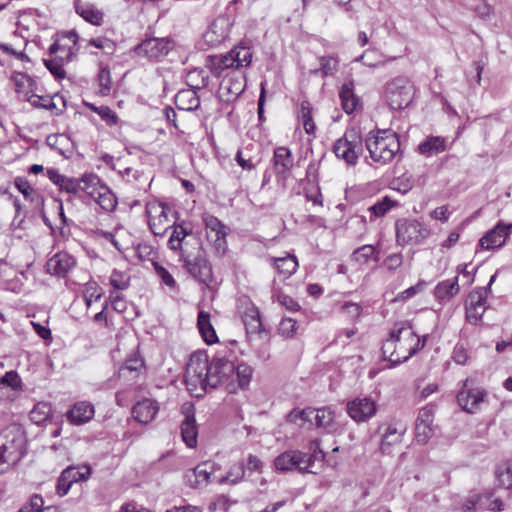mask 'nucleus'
<instances>
[{"label":"nucleus","instance_id":"nucleus-34","mask_svg":"<svg viewBox=\"0 0 512 512\" xmlns=\"http://www.w3.org/2000/svg\"><path fill=\"white\" fill-rule=\"evenodd\" d=\"M270 263L284 278H289L292 276L297 271L299 266L297 258L291 254H287L283 257H271Z\"/></svg>","mask_w":512,"mask_h":512},{"label":"nucleus","instance_id":"nucleus-1","mask_svg":"<svg viewBox=\"0 0 512 512\" xmlns=\"http://www.w3.org/2000/svg\"><path fill=\"white\" fill-rule=\"evenodd\" d=\"M252 368L247 364L235 365L226 355L217 354L208 360L205 353L191 355L185 372L187 389L196 397L208 388L223 387L229 394L246 388L251 380Z\"/></svg>","mask_w":512,"mask_h":512},{"label":"nucleus","instance_id":"nucleus-28","mask_svg":"<svg viewBox=\"0 0 512 512\" xmlns=\"http://www.w3.org/2000/svg\"><path fill=\"white\" fill-rule=\"evenodd\" d=\"M460 291L458 276L439 282L434 288V296L440 303H447Z\"/></svg>","mask_w":512,"mask_h":512},{"label":"nucleus","instance_id":"nucleus-51","mask_svg":"<svg viewBox=\"0 0 512 512\" xmlns=\"http://www.w3.org/2000/svg\"><path fill=\"white\" fill-rule=\"evenodd\" d=\"M187 83L193 90H200L209 84V77L202 69H193L187 75Z\"/></svg>","mask_w":512,"mask_h":512},{"label":"nucleus","instance_id":"nucleus-9","mask_svg":"<svg viewBox=\"0 0 512 512\" xmlns=\"http://www.w3.org/2000/svg\"><path fill=\"white\" fill-rule=\"evenodd\" d=\"M414 95L413 85L406 78L398 77L386 85V97L393 110H402L409 106Z\"/></svg>","mask_w":512,"mask_h":512},{"label":"nucleus","instance_id":"nucleus-30","mask_svg":"<svg viewBox=\"0 0 512 512\" xmlns=\"http://www.w3.org/2000/svg\"><path fill=\"white\" fill-rule=\"evenodd\" d=\"M132 412L136 421L142 424H147L155 418L158 412V406L155 401L151 399H144L133 407Z\"/></svg>","mask_w":512,"mask_h":512},{"label":"nucleus","instance_id":"nucleus-4","mask_svg":"<svg viewBox=\"0 0 512 512\" xmlns=\"http://www.w3.org/2000/svg\"><path fill=\"white\" fill-rule=\"evenodd\" d=\"M365 146L370 158L380 165L391 162L400 152L399 138L390 129L370 131L365 138Z\"/></svg>","mask_w":512,"mask_h":512},{"label":"nucleus","instance_id":"nucleus-14","mask_svg":"<svg viewBox=\"0 0 512 512\" xmlns=\"http://www.w3.org/2000/svg\"><path fill=\"white\" fill-rule=\"evenodd\" d=\"M173 48L174 42L170 38H149L141 42L135 51L138 56L159 60L167 56Z\"/></svg>","mask_w":512,"mask_h":512},{"label":"nucleus","instance_id":"nucleus-29","mask_svg":"<svg viewBox=\"0 0 512 512\" xmlns=\"http://www.w3.org/2000/svg\"><path fill=\"white\" fill-rule=\"evenodd\" d=\"M145 371L144 360L138 354L128 356L119 369V377L132 380Z\"/></svg>","mask_w":512,"mask_h":512},{"label":"nucleus","instance_id":"nucleus-62","mask_svg":"<svg viewBox=\"0 0 512 512\" xmlns=\"http://www.w3.org/2000/svg\"><path fill=\"white\" fill-rule=\"evenodd\" d=\"M153 266L155 268L157 276L165 285H167L170 288H174L176 286L175 279L166 268H164L163 266L159 265L156 262H153Z\"/></svg>","mask_w":512,"mask_h":512},{"label":"nucleus","instance_id":"nucleus-60","mask_svg":"<svg viewBox=\"0 0 512 512\" xmlns=\"http://www.w3.org/2000/svg\"><path fill=\"white\" fill-rule=\"evenodd\" d=\"M43 63L45 67L49 70V72L56 78V79H64L66 76V71L64 69V66L62 63H59L55 61L52 58L43 59Z\"/></svg>","mask_w":512,"mask_h":512},{"label":"nucleus","instance_id":"nucleus-2","mask_svg":"<svg viewBox=\"0 0 512 512\" xmlns=\"http://www.w3.org/2000/svg\"><path fill=\"white\" fill-rule=\"evenodd\" d=\"M253 53L244 45L233 47L224 55L210 57L211 73L220 78V92L226 101L237 99L246 88V75L243 68L251 64Z\"/></svg>","mask_w":512,"mask_h":512},{"label":"nucleus","instance_id":"nucleus-8","mask_svg":"<svg viewBox=\"0 0 512 512\" xmlns=\"http://www.w3.org/2000/svg\"><path fill=\"white\" fill-rule=\"evenodd\" d=\"M23 445L24 434L19 426L10 425L0 432V453L9 464L19 459Z\"/></svg>","mask_w":512,"mask_h":512},{"label":"nucleus","instance_id":"nucleus-19","mask_svg":"<svg viewBox=\"0 0 512 512\" xmlns=\"http://www.w3.org/2000/svg\"><path fill=\"white\" fill-rule=\"evenodd\" d=\"M379 429L383 430L380 442V451L383 454H390L391 448L402 442L407 430L406 425L399 422L383 424Z\"/></svg>","mask_w":512,"mask_h":512},{"label":"nucleus","instance_id":"nucleus-56","mask_svg":"<svg viewBox=\"0 0 512 512\" xmlns=\"http://www.w3.org/2000/svg\"><path fill=\"white\" fill-rule=\"evenodd\" d=\"M84 300L87 308H90L93 302H97L102 297V292L96 282H88L84 289Z\"/></svg>","mask_w":512,"mask_h":512},{"label":"nucleus","instance_id":"nucleus-36","mask_svg":"<svg viewBox=\"0 0 512 512\" xmlns=\"http://www.w3.org/2000/svg\"><path fill=\"white\" fill-rule=\"evenodd\" d=\"M173 231L168 240V246L173 251H180V254L184 252L182 250V243L184 239L192 233L191 227L187 226L185 221L181 223H173L172 226Z\"/></svg>","mask_w":512,"mask_h":512},{"label":"nucleus","instance_id":"nucleus-11","mask_svg":"<svg viewBox=\"0 0 512 512\" xmlns=\"http://www.w3.org/2000/svg\"><path fill=\"white\" fill-rule=\"evenodd\" d=\"M457 402L463 411L469 414H475L485 403L487 392L483 388L475 387L472 379H465L462 387L457 393Z\"/></svg>","mask_w":512,"mask_h":512},{"label":"nucleus","instance_id":"nucleus-48","mask_svg":"<svg viewBox=\"0 0 512 512\" xmlns=\"http://www.w3.org/2000/svg\"><path fill=\"white\" fill-rule=\"evenodd\" d=\"M245 476V466L243 462H237L230 466L227 474L221 477L218 482L220 484L236 485L240 483Z\"/></svg>","mask_w":512,"mask_h":512},{"label":"nucleus","instance_id":"nucleus-21","mask_svg":"<svg viewBox=\"0 0 512 512\" xmlns=\"http://www.w3.org/2000/svg\"><path fill=\"white\" fill-rule=\"evenodd\" d=\"M434 407L426 405L419 410L415 423V436L419 443L425 444L433 435Z\"/></svg>","mask_w":512,"mask_h":512},{"label":"nucleus","instance_id":"nucleus-10","mask_svg":"<svg viewBox=\"0 0 512 512\" xmlns=\"http://www.w3.org/2000/svg\"><path fill=\"white\" fill-rule=\"evenodd\" d=\"M395 228L397 243L402 246L418 244L430 234V230L424 224L413 219H399Z\"/></svg>","mask_w":512,"mask_h":512},{"label":"nucleus","instance_id":"nucleus-42","mask_svg":"<svg viewBox=\"0 0 512 512\" xmlns=\"http://www.w3.org/2000/svg\"><path fill=\"white\" fill-rule=\"evenodd\" d=\"M79 190L84 191L92 199L100 192V188H104V184L96 174H85L80 179Z\"/></svg>","mask_w":512,"mask_h":512},{"label":"nucleus","instance_id":"nucleus-31","mask_svg":"<svg viewBox=\"0 0 512 512\" xmlns=\"http://www.w3.org/2000/svg\"><path fill=\"white\" fill-rule=\"evenodd\" d=\"M75 10L81 18L92 25L99 26L103 21V13L94 4L76 0Z\"/></svg>","mask_w":512,"mask_h":512},{"label":"nucleus","instance_id":"nucleus-43","mask_svg":"<svg viewBox=\"0 0 512 512\" xmlns=\"http://www.w3.org/2000/svg\"><path fill=\"white\" fill-rule=\"evenodd\" d=\"M181 435L183 441L189 448L197 444V427L194 415H187L181 424Z\"/></svg>","mask_w":512,"mask_h":512},{"label":"nucleus","instance_id":"nucleus-40","mask_svg":"<svg viewBox=\"0 0 512 512\" xmlns=\"http://www.w3.org/2000/svg\"><path fill=\"white\" fill-rule=\"evenodd\" d=\"M197 326L203 340L207 344H214L218 341L217 334L211 324L210 314L205 311H200L197 318Z\"/></svg>","mask_w":512,"mask_h":512},{"label":"nucleus","instance_id":"nucleus-61","mask_svg":"<svg viewBox=\"0 0 512 512\" xmlns=\"http://www.w3.org/2000/svg\"><path fill=\"white\" fill-rule=\"evenodd\" d=\"M15 187L23 194L25 199L33 201V195L35 190L32 188L30 183L23 177H16L14 180Z\"/></svg>","mask_w":512,"mask_h":512},{"label":"nucleus","instance_id":"nucleus-50","mask_svg":"<svg viewBox=\"0 0 512 512\" xmlns=\"http://www.w3.org/2000/svg\"><path fill=\"white\" fill-rule=\"evenodd\" d=\"M46 142L51 149L57 151L60 155L67 157L66 152L68 151L70 138L66 134L49 135Z\"/></svg>","mask_w":512,"mask_h":512},{"label":"nucleus","instance_id":"nucleus-59","mask_svg":"<svg viewBox=\"0 0 512 512\" xmlns=\"http://www.w3.org/2000/svg\"><path fill=\"white\" fill-rule=\"evenodd\" d=\"M297 331V322L292 318H283L279 324L278 332L281 336L290 338Z\"/></svg>","mask_w":512,"mask_h":512},{"label":"nucleus","instance_id":"nucleus-57","mask_svg":"<svg viewBox=\"0 0 512 512\" xmlns=\"http://www.w3.org/2000/svg\"><path fill=\"white\" fill-rule=\"evenodd\" d=\"M353 256H354L355 260L361 264L367 263L372 258H374L375 261H378V258L374 257L375 256V248L372 245H363V246L357 248L354 251Z\"/></svg>","mask_w":512,"mask_h":512},{"label":"nucleus","instance_id":"nucleus-46","mask_svg":"<svg viewBox=\"0 0 512 512\" xmlns=\"http://www.w3.org/2000/svg\"><path fill=\"white\" fill-rule=\"evenodd\" d=\"M298 119L307 134L313 135L315 133L316 125L312 116V105L309 101H302Z\"/></svg>","mask_w":512,"mask_h":512},{"label":"nucleus","instance_id":"nucleus-33","mask_svg":"<svg viewBox=\"0 0 512 512\" xmlns=\"http://www.w3.org/2000/svg\"><path fill=\"white\" fill-rule=\"evenodd\" d=\"M446 139L441 136L427 137L418 146V151L425 157H431L446 151Z\"/></svg>","mask_w":512,"mask_h":512},{"label":"nucleus","instance_id":"nucleus-45","mask_svg":"<svg viewBox=\"0 0 512 512\" xmlns=\"http://www.w3.org/2000/svg\"><path fill=\"white\" fill-rule=\"evenodd\" d=\"M398 206V202L390 196H383L368 208L370 220L386 215L393 207Z\"/></svg>","mask_w":512,"mask_h":512},{"label":"nucleus","instance_id":"nucleus-41","mask_svg":"<svg viewBox=\"0 0 512 512\" xmlns=\"http://www.w3.org/2000/svg\"><path fill=\"white\" fill-rule=\"evenodd\" d=\"M242 320L248 334H257L263 330L259 310L254 305L246 309Z\"/></svg>","mask_w":512,"mask_h":512},{"label":"nucleus","instance_id":"nucleus-25","mask_svg":"<svg viewBox=\"0 0 512 512\" xmlns=\"http://www.w3.org/2000/svg\"><path fill=\"white\" fill-rule=\"evenodd\" d=\"M492 492H486L481 495L471 496L465 503V509L467 511H477L479 509H488L491 511H502L503 502L500 498H494Z\"/></svg>","mask_w":512,"mask_h":512},{"label":"nucleus","instance_id":"nucleus-5","mask_svg":"<svg viewBox=\"0 0 512 512\" xmlns=\"http://www.w3.org/2000/svg\"><path fill=\"white\" fill-rule=\"evenodd\" d=\"M287 419L292 423L300 421L299 425L306 429H331L334 424L335 413L328 407L318 409L308 407L302 410L293 409L289 412Z\"/></svg>","mask_w":512,"mask_h":512},{"label":"nucleus","instance_id":"nucleus-35","mask_svg":"<svg viewBox=\"0 0 512 512\" xmlns=\"http://www.w3.org/2000/svg\"><path fill=\"white\" fill-rule=\"evenodd\" d=\"M119 173L127 183L134 185L138 190L146 191V187L151 185L152 179L141 170L127 167Z\"/></svg>","mask_w":512,"mask_h":512},{"label":"nucleus","instance_id":"nucleus-47","mask_svg":"<svg viewBox=\"0 0 512 512\" xmlns=\"http://www.w3.org/2000/svg\"><path fill=\"white\" fill-rule=\"evenodd\" d=\"M93 200L106 212L113 211L117 205V198L107 185L100 188V192Z\"/></svg>","mask_w":512,"mask_h":512},{"label":"nucleus","instance_id":"nucleus-38","mask_svg":"<svg viewBox=\"0 0 512 512\" xmlns=\"http://www.w3.org/2000/svg\"><path fill=\"white\" fill-rule=\"evenodd\" d=\"M49 54L55 61L66 65L71 62L75 56L74 46L62 43L58 40L49 47Z\"/></svg>","mask_w":512,"mask_h":512},{"label":"nucleus","instance_id":"nucleus-16","mask_svg":"<svg viewBox=\"0 0 512 512\" xmlns=\"http://www.w3.org/2000/svg\"><path fill=\"white\" fill-rule=\"evenodd\" d=\"M512 233V223L499 221L494 228L487 231L479 240L478 248L492 250L501 248Z\"/></svg>","mask_w":512,"mask_h":512},{"label":"nucleus","instance_id":"nucleus-58","mask_svg":"<svg viewBox=\"0 0 512 512\" xmlns=\"http://www.w3.org/2000/svg\"><path fill=\"white\" fill-rule=\"evenodd\" d=\"M100 94L106 96L109 94L112 86L111 73L108 67H102L98 73Z\"/></svg>","mask_w":512,"mask_h":512},{"label":"nucleus","instance_id":"nucleus-32","mask_svg":"<svg viewBox=\"0 0 512 512\" xmlns=\"http://www.w3.org/2000/svg\"><path fill=\"white\" fill-rule=\"evenodd\" d=\"M47 178L57 185L60 190L67 193H77L79 191L80 182L77 179L69 178L62 175L57 169L51 168L46 171Z\"/></svg>","mask_w":512,"mask_h":512},{"label":"nucleus","instance_id":"nucleus-22","mask_svg":"<svg viewBox=\"0 0 512 512\" xmlns=\"http://www.w3.org/2000/svg\"><path fill=\"white\" fill-rule=\"evenodd\" d=\"M272 161L277 180L285 182L294 165L291 150L285 146L275 148Z\"/></svg>","mask_w":512,"mask_h":512},{"label":"nucleus","instance_id":"nucleus-49","mask_svg":"<svg viewBox=\"0 0 512 512\" xmlns=\"http://www.w3.org/2000/svg\"><path fill=\"white\" fill-rule=\"evenodd\" d=\"M51 413L52 408L50 404L39 402L30 411L29 417L33 423L41 425L50 418Z\"/></svg>","mask_w":512,"mask_h":512},{"label":"nucleus","instance_id":"nucleus-26","mask_svg":"<svg viewBox=\"0 0 512 512\" xmlns=\"http://www.w3.org/2000/svg\"><path fill=\"white\" fill-rule=\"evenodd\" d=\"M27 100L35 108H42L56 114L62 113L66 107L65 99L59 94L53 96L31 94Z\"/></svg>","mask_w":512,"mask_h":512},{"label":"nucleus","instance_id":"nucleus-7","mask_svg":"<svg viewBox=\"0 0 512 512\" xmlns=\"http://www.w3.org/2000/svg\"><path fill=\"white\" fill-rule=\"evenodd\" d=\"M145 213L148 217V225L155 236H163L170 225V216L177 214L172 208L160 201H151L146 204Z\"/></svg>","mask_w":512,"mask_h":512},{"label":"nucleus","instance_id":"nucleus-24","mask_svg":"<svg viewBox=\"0 0 512 512\" xmlns=\"http://www.w3.org/2000/svg\"><path fill=\"white\" fill-rule=\"evenodd\" d=\"M215 471V463L203 462L197 465L191 472L186 473L185 478L192 488H200L210 482L211 475Z\"/></svg>","mask_w":512,"mask_h":512},{"label":"nucleus","instance_id":"nucleus-18","mask_svg":"<svg viewBox=\"0 0 512 512\" xmlns=\"http://www.w3.org/2000/svg\"><path fill=\"white\" fill-rule=\"evenodd\" d=\"M204 223L208 241L214 244L217 252L223 254L227 248V227L213 215L204 217Z\"/></svg>","mask_w":512,"mask_h":512},{"label":"nucleus","instance_id":"nucleus-52","mask_svg":"<svg viewBox=\"0 0 512 512\" xmlns=\"http://www.w3.org/2000/svg\"><path fill=\"white\" fill-rule=\"evenodd\" d=\"M63 472L69 478L70 482L76 483L87 480L91 474V468L87 465L69 466L64 469Z\"/></svg>","mask_w":512,"mask_h":512},{"label":"nucleus","instance_id":"nucleus-17","mask_svg":"<svg viewBox=\"0 0 512 512\" xmlns=\"http://www.w3.org/2000/svg\"><path fill=\"white\" fill-rule=\"evenodd\" d=\"M232 23L227 16L216 17L203 35L207 45L214 47L223 43L229 36Z\"/></svg>","mask_w":512,"mask_h":512},{"label":"nucleus","instance_id":"nucleus-13","mask_svg":"<svg viewBox=\"0 0 512 512\" xmlns=\"http://www.w3.org/2000/svg\"><path fill=\"white\" fill-rule=\"evenodd\" d=\"M346 411L354 422L367 423L376 415L378 405L371 397H356L347 402Z\"/></svg>","mask_w":512,"mask_h":512},{"label":"nucleus","instance_id":"nucleus-20","mask_svg":"<svg viewBox=\"0 0 512 512\" xmlns=\"http://www.w3.org/2000/svg\"><path fill=\"white\" fill-rule=\"evenodd\" d=\"M466 320L473 325L480 323L486 310V290L471 292L466 302Z\"/></svg>","mask_w":512,"mask_h":512},{"label":"nucleus","instance_id":"nucleus-55","mask_svg":"<svg viewBox=\"0 0 512 512\" xmlns=\"http://www.w3.org/2000/svg\"><path fill=\"white\" fill-rule=\"evenodd\" d=\"M497 481L500 486L509 489L512 487V462L498 466L496 470Z\"/></svg>","mask_w":512,"mask_h":512},{"label":"nucleus","instance_id":"nucleus-15","mask_svg":"<svg viewBox=\"0 0 512 512\" xmlns=\"http://www.w3.org/2000/svg\"><path fill=\"white\" fill-rule=\"evenodd\" d=\"M184 261V266L188 273L204 284H209L212 281V266L209 261L202 255H196L191 258L189 255H185L184 252L180 255Z\"/></svg>","mask_w":512,"mask_h":512},{"label":"nucleus","instance_id":"nucleus-54","mask_svg":"<svg viewBox=\"0 0 512 512\" xmlns=\"http://www.w3.org/2000/svg\"><path fill=\"white\" fill-rule=\"evenodd\" d=\"M320 68L312 71L314 74L321 73L322 76H332L334 75L339 66V61L336 57L333 56H323L319 59Z\"/></svg>","mask_w":512,"mask_h":512},{"label":"nucleus","instance_id":"nucleus-27","mask_svg":"<svg viewBox=\"0 0 512 512\" xmlns=\"http://www.w3.org/2000/svg\"><path fill=\"white\" fill-rule=\"evenodd\" d=\"M95 414L92 403L88 401L76 402L66 413L67 420L73 425H82L89 422Z\"/></svg>","mask_w":512,"mask_h":512},{"label":"nucleus","instance_id":"nucleus-63","mask_svg":"<svg viewBox=\"0 0 512 512\" xmlns=\"http://www.w3.org/2000/svg\"><path fill=\"white\" fill-rule=\"evenodd\" d=\"M97 114L109 126H114L118 122L117 114L108 106H104V105L99 106Z\"/></svg>","mask_w":512,"mask_h":512},{"label":"nucleus","instance_id":"nucleus-37","mask_svg":"<svg viewBox=\"0 0 512 512\" xmlns=\"http://www.w3.org/2000/svg\"><path fill=\"white\" fill-rule=\"evenodd\" d=\"M354 84L352 81L345 82L339 91L342 108L347 114L353 113L359 105V99L354 94Z\"/></svg>","mask_w":512,"mask_h":512},{"label":"nucleus","instance_id":"nucleus-53","mask_svg":"<svg viewBox=\"0 0 512 512\" xmlns=\"http://www.w3.org/2000/svg\"><path fill=\"white\" fill-rule=\"evenodd\" d=\"M43 498L40 495H33L29 503L23 505L19 512H57L53 506L44 507Z\"/></svg>","mask_w":512,"mask_h":512},{"label":"nucleus","instance_id":"nucleus-44","mask_svg":"<svg viewBox=\"0 0 512 512\" xmlns=\"http://www.w3.org/2000/svg\"><path fill=\"white\" fill-rule=\"evenodd\" d=\"M235 161L237 164L246 171L254 170L261 162L259 154H252L248 147H245L235 155Z\"/></svg>","mask_w":512,"mask_h":512},{"label":"nucleus","instance_id":"nucleus-3","mask_svg":"<svg viewBox=\"0 0 512 512\" xmlns=\"http://www.w3.org/2000/svg\"><path fill=\"white\" fill-rule=\"evenodd\" d=\"M425 342L416 334L409 321L396 322L382 344L383 359L389 361L391 366L401 364L421 350Z\"/></svg>","mask_w":512,"mask_h":512},{"label":"nucleus","instance_id":"nucleus-39","mask_svg":"<svg viewBox=\"0 0 512 512\" xmlns=\"http://www.w3.org/2000/svg\"><path fill=\"white\" fill-rule=\"evenodd\" d=\"M175 104L178 109L183 111H192L199 107L200 99L196 90L185 89L179 91L175 96Z\"/></svg>","mask_w":512,"mask_h":512},{"label":"nucleus","instance_id":"nucleus-64","mask_svg":"<svg viewBox=\"0 0 512 512\" xmlns=\"http://www.w3.org/2000/svg\"><path fill=\"white\" fill-rule=\"evenodd\" d=\"M1 382L13 390H18L21 388V379L16 371H8L1 378Z\"/></svg>","mask_w":512,"mask_h":512},{"label":"nucleus","instance_id":"nucleus-12","mask_svg":"<svg viewBox=\"0 0 512 512\" xmlns=\"http://www.w3.org/2000/svg\"><path fill=\"white\" fill-rule=\"evenodd\" d=\"M312 456L300 450H288L274 459L275 469L282 472L298 470L300 473H312Z\"/></svg>","mask_w":512,"mask_h":512},{"label":"nucleus","instance_id":"nucleus-23","mask_svg":"<svg viewBox=\"0 0 512 512\" xmlns=\"http://www.w3.org/2000/svg\"><path fill=\"white\" fill-rule=\"evenodd\" d=\"M76 265L75 258L65 251L53 255L46 262V272L57 277H65Z\"/></svg>","mask_w":512,"mask_h":512},{"label":"nucleus","instance_id":"nucleus-6","mask_svg":"<svg viewBox=\"0 0 512 512\" xmlns=\"http://www.w3.org/2000/svg\"><path fill=\"white\" fill-rule=\"evenodd\" d=\"M333 152L338 159L348 165H355L363 153V140L360 132L355 129H347L342 137L333 145Z\"/></svg>","mask_w":512,"mask_h":512}]
</instances>
